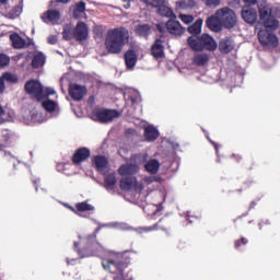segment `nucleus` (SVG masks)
Wrapping results in <instances>:
<instances>
[{
    "mask_svg": "<svg viewBox=\"0 0 280 280\" xmlns=\"http://www.w3.org/2000/svg\"><path fill=\"white\" fill-rule=\"evenodd\" d=\"M130 34L125 27L112 28L107 32L105 37V47L108 54H121L124 47L128 45Z\"/></svg>",
    "mask_w": 280,
    "mask_h": 280,
    "instance_id": "obj_2",
    "label": "nucleus"
},
{
    "mask_svg": "<svg viewBox=\"0 0 280 280\" xmlns=\"http://www.w3.org/2000/svg\"><path fill=\"white\" fill-rule=\"evenodd\" d=\"M159 129L153 126H147L144 128V139L147 141H156L159 139Z\"/></svg>",
    "mask_w": 280,
    "mask_h": 280,
    "instance_id": "obj_24",
    "label": "nucleus"
},
{
    "mask_svg": "<svg viewBox=\"0 0 280 280\" xmlns=\"http://www.w3.org/2000/svg\"><path fill=\"white\" fill-rule=\"evenodd\" d=\"M189 34L191 36H198L202 32V19H198L192 25L188 27Z\"/></svg>",
    "mask_w": 280,
    "mask_h": 280,
    "instance_id": "obj_29",
    "label": "nucleus"
},
{
    "mask_svg": "<svg viewBox=\"0 0 280 280\" xmlns=\"http://www.w3.org/2000/svg\"><path fill=\"white\" fill-rule=\"evenodd\" d=\"M255 207H257V201H252V202L249 203V211H250L252 209H255Z\"/></svg>",
    "mask_w": 280,
    "mask_h": 280,
    "instance_id": "obj_54",
    "label": "nucleus"
},
{
    "mask_svg": "<svg viewBox=\"0 0 280 280\" xmlns=\"http://www.w3.org/2000/svg\"><path fill=\"white\" fill-rule=\"evenodd\" d=\"M187 43L192 51H215L218 49V42L207 33L201 36H190Z\"/></svg>",
    "mask_w": 280,
    "mask_h": 280,
    "instance_id": "obj_3",
    "label": "nucleus"
},
{
    "mask_svg": "<svg viewBox=\"0 0 280 280\" xmlns=\"http://www.w3.org/2000/svg\"><path fill=\"white\" fill-rule=\"evenodd\" d=\"M5 91V82L3 81L2 77H0V94Z\"/></svg>",
    "mask_w": 280,
    "mask_h": 280,
    "instance_id": "obj_46",
    "label": "nucleus"
},
{
    "mask_svg": "<svg viewBox=\"0 0 280 280\" xmlns=\"http://www.w3.org/2000/svg\"><path fill=\"white\" fill-rule=\"evenodd\" d=\"M74 248L81 259H84V257H102V253H104V246L98 243H88L85 247L78 248V243L74 242Z\"/></svg>",
    "mask_w": 280,
    "mask_h": 280,
    "instance_id": "obj_6",
    "label": "nucleus"
},
{
    "mask_svg": "<svg viewBox=\"0 0 280 280\" xmlns=\"http://www.w3.org/2000/svg\"><path fill=\"white\" fill-rule=\"evenodd\" d=\"M68 209L72 211V213H75V215H78V208H74L73 206H68Z\"/></svg>",
    "mask_w": 280,
    "mask_h": 280,
    "instance_id": "obj_53",
    "label": "nucleus"
},
{
    "mask_svg": "<svg viewBox=\"0 0 280 280\" xmlns=\"http://www.w3.org/2000/svg\"><path fill=\"white\" fill-rule=\"evenodd\" d=\"M42 106L47 110V113H55L57 104L55 101L46 100L42 102Z\"/></svg>",
    "mask_w": 280,
    "mask_h": 280,
    "instance_id": "obj_34",
    "label": "nucleus"
},
{
    "mask_svg": "<svg viewBox=\"0 0 280 280\" xmlns=\"http://www.w3.org/2000/svg\"><path fill=\"white\" fill-rule=\"evenodd\" d=\"M0 3L5 4L8 3V0H0Z\"/></svg>",
    "mask_w": 280,
    "mask_h": 280,
    "instance_id": "obj_57",
    "label": "nucleus"
},
{
    "mask_svg": "<svg viewBox=\"0 0 280 280\" xmlns=\"http://www.w3.org/2000/svg\"><path fill=\"white\" fill-rule=\"evenodd\" d=\"M130 100H131V103H132V104H135V102H137V101L135 100V97H131Z\"/></svg>",
    "mask_w": 280,
    "mask_h": 280,
    "instance_id": "obj_58",
    "label": "nucleus"
},
{
    "mask_svg": "<svg viewBox=\"0 0 280 280\" xmlns=\"http://www.w3.org/2000/svg\"><path fill=\"white\" fill-rule=\"evenodd\" d=\"M121 113L117 109H104V108H97L94 109L92 113V116L96 121H100L101 124H108V121H113V119H117V117H120Z\"/></svg>",
    "mask_w": 280,
    "mask_h": 280,
    "instance_id": "obj_7",
    "label": "nucleus"
},
{
    "mask_svg": "<svg viewBox=\"0 0 280 280\" xmlns=\"http://www.w3.org/2000/svg\"><path fill=\"white\" fill-rule=\"evenodd\" d=\"M177 5L180 10H194L196 5V0H179Z\"/></svg>",
    "mask_w": 280,
    "mask_h": 280,
    "instance_id": "obj_32",
    "label": "nucleus"
},
{
    "mask_svg": "<svg viewBox=\"0 0 280 280\" xmlns=\"http://www.w3.org/2000/svg\"><path fill=\"white\" fill-rule=\"evenodd\" d=\"M136 185H137V177L135 176L122 177L119 180V188L121 189V191H130L132 190L133 187H136Z\"/></svg>",
    "mask_w": 280,
    "mask_h": 280,
    "instance_id": "obj_18",
    "label": "nucleus"
},
{
    "mask_svg": "<svg viewBox=\"0 0 280 280\" xmlns=\"http://www.w3.org/2000/svg\"><path fill=\"white\" fill-rule=\"evenodd\" d=\"M84 12H86V2L80 1L78 2L72 11L73 19H82L84 16Z\"/></svg>",
    "mask_w": 280,
    "mask_h": 280,
    "instance_id": "obj_25",
    "label": "nucleus"
},
{
    "mask_svg": "<svg viewBox=\"0 0 280 280\" xmlns=\"http://www.w3.org/2000/svg\"><path fill=\"white\" fill-rule=\"evenodd\" d=\"M56 3H63V4H67L69 3L71 0H55Z\"/></svg>",
    "mask_w": 280,
    "mask_h": 280,
    "instance_id": "obj_55",
    "label": "nucleus"
},
{
    "mask_svg": "<svg viewBox=\"0 0 280 280\" xmlns=\"http://www.w3.org/2000/svg\"><path fill=\"white\" fill-rule=\"evenodd\" d=\"M115 185H117V175L115 173L107 174L104 178L105 189H115Z\"/></svg>",
    "mask_w": 280,
    "mask_h": 280,
    "instance_id": "obj_27",
    "label": "nucleus"
},
{
    "mask_svg": "<svg viewBox=\"0 0 280 280\" xmlns=\"http://www.w3.org/2000/svg\"><path fill=\"white\" fill-rule=\"evenodd\" d=\"M147 5H151V8H156L158 14H160V16H166L167 19H170L174 14V11H172L170 7L165 5V0H163L162 2H159V0H149V2H147Z\"/></svg>",
    "mask_w": 280,
    "mask_h": 280,
    "instance_id": "obj_11",
    "label": "nucleus"
},
{
    "mask_svg": "<svg viewBox=\"0 0 280 280\" xmlns=\"http://www.w3.org/2000/svg\"><path fill=\"white\" fill-rule=\"evenodd\" d=\"M8 65H10V57L3 52H0V68L8 67Z\"/></svg>",
    "mask_w": 280,
    "mask_h": 280,
    "instance_id": "obj_39",
    "label": "nucleus"
},
{
    "mask_svg": "<svg viewBox=\"0 0 280 280\" xmlns=\"http://www.w3.org/2000/svg\"><path fill=\"white\" fill-rule=\"evenodd\" d=\"M141 231H143L144 233H150V231H159V223H155L151 226L141 228Z\"/></svg>",
    "mask_w": 280,
    "mask_h": 280,
    "instance_id": "obj_42",
    "label": "nucleus"
},
{
    "mask_svg": "<svg viewBox=\"0 0 280 280\" xmlns=\"http://www.w3.org/2000/svg\"><path fill=\"white\" fill-rule=\"evenodd\" d=\"M91 158V150L86 147L79 148L74 154L72 155L73 165H80V163H84Z\"/></svg>",
    "mask_w": 280,
    "mask_h": 280,
    "instance_id": "obj_12",
    "label": "nucleus"
},
{
    "mask_svg": "<svg viewBox=\"0 0 280 280\" xmlns=\"http://www.w3.org/2000/svg\"><path fill=\"white\" fill-rule=\"evenodd\" d=\"M24 91L30 95L31 100H36V102H43L45 100V89L43 83L38 80L31 79L24 85Z\"/></svg>",
    "mask_w": 280,
    "mask_h": 280,
    "instance_id": "obj_5",
    "label": "nucleus"
},
{
    "mask_svg": "<svg viewBox=\"0 0 280 280\" xmlns=\"http://www.w3.org/2000/svg\"><path fill=\"white\" fill-rule=\"evenodd\" d=\"M166 30L172 36H183L185 34V27L180 22L172 19L166 22Z\"/></svg>",
    "mask_w": 280,
    "mask_h": 280,
    "instance_id": "obj_13",
    "label": "nucleus"
},
{
    "mask_svg": "<svg viewBox=\"0 0 280 280\" xmlns=\"http://www.w3.org/2000/svg\"><path fill=\"white\" fill-rule=\"evenodd\" d=\"M241 16L248 25H255L257 23V10L250 5H244L242 8Z\"/></svg>",
    "mask_w": 280,
    "mask_h": 280,
    "instance_id": "obj_10",
    "label": "nucleus"
},
{
    "mask_svg": "<svg viewBox=\"0 0 280 280\" xmlns=\"http://www.w3.org/2000/svg\"><path fill=\"white\" fill-rule=\"evenodd\" d=\"M136 36L140 38H149L152 34V25L150 24H138L135 28Z\"/></svg>",
    "mask_w": 280,
    "mask_h": 280,
    "instance_id": "obj_19",
    "label": "nucleus"
},
{
    "mask_svg": "<svg viewBox=\"0 0 280 280\" xmlns=\"http://www.w3.org/2000/svg\"><path fill=\"white\" fill-rule=\"evenodd\" d=\"M233 49H235V46L233 45V39L231 37H225L220 40L219 50L221 54H231Z\"/></svg>",
    "mask_w": 280,
    "mask_h": 280,
    "instance_id": "obj_22",
    "label": "nucleus"
},
{
    "mask_svg": "<svg viewBox=\"0 0 280 280\" xmlns=\"http://www.w3.org/2000/svg\"><path fill=\"white\" fill-rule=\"evenodd\" d=\"M3 148V145L0 144V150Z\"/></svg>",
    "mask_w": 280,
    "mask_h": 280,
    "instance_id": "obj_60",
    "label": "nucleus"
},
{
    "mask_svg": "<svg viewBox=\"0 0 280 280\" xmlns=\"http://www.w3.org/2000/svg\"><path fill=\"white\" fill-rule=\"evenodd\" d=\"M151 55L153 56V58H155V60H159L160 58H163V56H165V46H163V39H155L151 47Z\"/></svg>",
    "mask_w": 280,
    "mask_h": 280,
    "instance_id": "obj_15",
    "label": "nucleus"
},
{
    "mask_svg": "<svg viewBox=\"0 0 280 280\" xmlns=\"http://www.w3.org/2000/svg\"><path fill=\"white\" fill-rule=\"evenodd\" d=\"M207 8H218L222 3V0H201Z\"/></svg>",
    "mask_w": 280,
    "mask_h": 280,
    "instance_id": "obj_38",
    "label": "nucleus"
},
{
    "mask_svg": "<svg viewBox=\"0 0 280 280\" xmlns=\"http://www.w3.org/2000/svg\"><path fill=\"white\" fill-rule=\"evenodd\" d=\"M244 3H247V5H257V0H243Z\"/></svg>",
    "mask_w": 280,
    "mask_h": 280,
    "instance_id": "obj_50",
    "label": "nucleus"
},
{
    "mask_svg": "<svg viewBox=\"0 0 280 280\" xmlns=\"http://www.w3.org/2000/svg\"><path fill=\"white\" fill-rule=\"evenodd\" d=\"M21 12H23V9L19 5H15L8 12L9 19H16L21 16Z\"/></svg>",
    "mask_w": 280,
    "mask_h": 280,
    "instance_id": "obj_36",
    "label": "nucleus"
},
{
    "mask_svg": "<svg viewBox=\"0 0 280 280\" xmlns=\"http://www.w3.org/2000/svg\"><path fill=\"white\" fill-rule=\"evenodd\" d=\"M179 19L186 25H189V24L194 23V15L180 14Z\"/></svg>",
    "mask_w": 280,
    "mask_h": 280,
    "instance_id": "obj_40",
    "label": "nucleus"
},
{
    "mask_svg": "<svg viewBox=\"0 0 280 280\" xmlns=\"http://www.w3.org/2000/svg\"><path fill=\"white\" fill-rule=\"evenodd\" d=\"M93 165L96 167L97 172L101 174H106V168L108 167V159L104 155H96L92 159Z\"/></svg>",
    "mask_w": 280,
    "mask_h": 280,
    "instance_id": "obj_17",
    "label": "nucleus"
},
{
    "mask_svg": "<svg viewBox=\"0 0 280 280\" xmlns=\"http://www.w3.org/2000/svg\"><path fill=\"white\" fill-rule=\"evenodd\" d=\"M13 175V173H9V176H12Z\"/></svg>",
    "mask_w": 280,
    "mask_h": 280,
    "instance_id": "obj_59",
    "label": "nucleus"
},
{
    "mask_svg": "<svg viewBox=\"0 0 280 280\" xmlns=\"http://www.w3.org/2000/svg\"><path fill=\"white\" fill-rule=\"evenodd\" d=\"M56 91L51 90V89H46V93L44 92L45 95V100H47V97H49V95H55Z\"/></svg>",
    "mask_w": 280,
    "mask_h": 280,
    "instance_id": "obj_45",
    "label": "nucleus"
},
{
    "mask_svg": "<svg viewBox=\"0 0 280 280\" xmlns=\"http://www.w3.org/2000/svg\"><path fill=\"white\" fill-rule=\"evenodd\" d=\"M137 60H139V57L137 56V51L133 49H129L125 52V65L127 69H132L136 67Z\"/></svg>",
    "mask_w": 280,
    "mask_h": 280,
    "instance_id": "obj_21",
    "label": "nucleus"
},
{
    "mask_svg": "<svg viewBox=\"0 0 280 280\" xmlns=\"http://www.w3.org/2000/svg\"><path fill=\"white\" fill-rule=\"evenodd\" d=\"M217 16L221 21V25L225 30H233L237 25V14L229 7H223L217 10Z\"/></svg>",
    "mask_w": 280,
    "mask_h": 280,
    "instance_id": "obj_4",
    "label": "nucleus"
},
{
    "mask_svg": "<svg viewBox=\"0 0 280 280\" xmlns=\"http://www.w3.org/2000/svg\"><path fill=\"white\" fill-rule=\"evenodd\" d=\"M68 92L74 102H82V100H84L86 96V93H89V90L84 85L72 83L69 85Z\"/></svg>",
    "mask_w": 280,
    "mask_h": 280,
    "instance_id": "obj_8",
    "label": "nucleus"
},
{
    "mask_svg": "<svg viewBox=\"0 0 280 280\" xmlns=\"http://www.w3.org/2000/svg\"><path fill=\"white\" fill-rule=\"evenodd\" d=\"M77 214L84 213L85 211H95V207L90 205L88 201L79 202L75 205Z\"/></svg>",
    "mask_w": 280,
    "mask_h": 280,
    "instance_id": "obj_31",
    "label": "nucleus"
},
{
    "mask_svg": "<svg viewBox=\"0 0 280 280\" xmlns=\"http://www.w3.org/2000/svg\"><path fill=\"white\" fill-rule=\"evenodd\" d=\"M3 82H10V84H18L19 83V77L16 74H12L10 72L3 73L1 77Z\"/></svg>",
    "mask_w": 280,
    "mask_h": 280,
    "instance_id": "obj_35",
    "label": "nucleus"
},
{
    "mask_svg": "<svg viewBox=\"0 0 280 280\" xmlns=\"http://www.w3.org/2000/svg\"><path fill=\"white\" fill-rule=\"evenodd\" d=\"M40 19L44 23H52V25H56V23L60 21V11L48 10L42 14Z\"/></svg>",
    "mask_w": 280,
    "mask_h": 280,
    "instance_id": "obj_16",
    "label": "nucleus"
},
{
    "mask_svg": "<svg viewBox=\"0 0 280 280\" xmlns=\"http://www.w3.org/2000/svg\"><path fill=\"white\" fill-rule=\"evenodd\" d=\"M165 27H167L166 24H156V28L160 34H165Z\"/></svg>",
    "mask_w": 280,
    "mask_h": 280,
    "instance_id": "obj_44",
    "label": "nucleus"
},
{
    "mask_svg": "<svg viewBox=\"0 0 280 280\" xmlns=\"http://www.w3.org/2000/svg\"><path fill=\"white\" fill-rule=\"evenodd\" d=\"M257 167V162L254 160H250L246 165H245V170L247 172H253V170H255Z\"/></svg>",
    "mask_w": 280,
    "mask_h": 280,
    "instance_id": "obj_41",
    "label": "nucleus"
},
{
    "mask_svg": "<svg viewBox=\"0 0 280 280\" xmlns=\"http://www.w3.org/2000/svg\"><path fill=\"white\" fill-rule=\"evenodd\" d=\"M125 10L130 9V0H122Z\"/></svg>",
    "mask_w": 280,
    "mask_h": 280,
    "instance_id": "obj_51",
    "label": "nucleus"
},
{
    "mask_svg": "<svg viewBox=\"0 0 280 280\" xmlns=\"http://www.w3.org/2000/svg\"><path fill=\"white\" fill-rule=\"evenodd\" d=\"M210 143L213 145V148H214L217 154H219V152H220V144H218V143H217L215 141H213V140H210Z\"/></svg>",
    "mask_w": 280,
    "mask_h": 280,
    "instance_id": "obj_47",
    "label": "nucleus"
},
{
    "mask_svg": "<svg viewBox=\"0 0 280 280\" xmlns=\"http://www.w3.org/2000/svg\"><path fill=\"white\" fill-rule=\"evenodd\" d=\"M242 217H238L236 220H240Z\"/></svg>",
    "mask_w": 280,
    "mask_h": 280,
    "instance_id": "obj_61",
    "label": "nucleus"
},
{
    "mask_svg": "<svg viewBox=\"0 0 280 280\" xmlns=\"http://www.w3.org/2000/svg\"><path fill=\"white\" fill-rule=\"evenodd\" d=\"M246 244H248V238L242 236L234 242V248H236V250H240V248H242V246H246Z\"/></svg>",
    "mask_w": 280,
    "mask_h": 280,
    "instance_id": "obj_37",
    "label": "nucleus"
},
{
    "mask_svg": "<svg viewBox=\"0 0 280 280\" xmlns=\"http://www.w3.org/2000/svg\"><path fill=\"white\" fill-rule=\"evenodd\" d=\"M63 40H72L75 38L74 30L70 25H66L62 31Z\"/></svg>",
    "mask_w": 280,
    "mask_h": 280,
    "instance_id": "obj_33",
    "label": "nucleus"
},
{
    "mask_svg": "<svg viewBox=\"0 0 280 280\" xmlns=\"http://www.w3.org/2000/svg\"><path fill=\"white\" fill-rule=\"evenodd\" d=\"M3 137H5L7 141H8V139H10V133H8V130H5V133L3 135Z\"/></svg>",
    "mask_w": 280,
    "mask_h": 280,
    "instance_id": "obj_56",
    "label": "nucleus"
},
{
    "mask_svg": "<svg viewBox=\"0 0 280 280\" xmlns=\"http://www.w3.org/2000/svg\"><path fill=\"white\" fill-rule=\"evenodd\" d=\"M10 40L14 49H23V47H25V39H23L18 33L11 34Z\"/></svg>",
    "mask_w": 280,
    "mask_h": 280,
    "instance_id": "obj_26",
    "label": "nucleus"
},
{
    "mask_svg": "<svg viewBox=\"0 0 280 280\" xmlns=\"http://www.w3.org/2000/svg\"><path fill=\"white\" fill-rule=\"evenodd\" d=\"M5 115V109L0 105V124H3V116Z\"/></svg>",
    "mask_w": 280,
    "mask_h": 280,
    "instance_id": "obj_49",
    "label": "nucleus"
},
{
    "mask_svg": "<svg viewBox=\"0 0 280 280\" xmlns=\"http://www.w3.org/2000/svg\"><path fill=\"white\" fill-rule=\"evenodd\" d=\"M259 20L261 25L265 27L258 32V39L260 45L265 47H277L279 45V37L272 32H277L280 23L275 15H272V10L268 7H262L259 9Z\"/></svg>",
    "mask_w": 280,
    "mask_h": 280,
    "instance_id": "obj_1",
    "label": "nucleus"
},
{
    "mask_svg": "<svg viewBox=\"0 0 280 280\" xmlns=\"http://www.w3.org/2000/svg\"><path fill=\"white\" fill-rule=\"evenodd\" d=\"M137 172H139V166H137V164H122L118 168V174L125 177L132 176L137 174Z\"/></svg>",
    "mask_w": 280,
    "mask_h": 280,
    "instance_id": "obj_20",
    "label": "nucleus"
},
{
    "mask_svg": "<svg viewBox=\"0 0 280 280\" xmlns=\"http://www.w3.org/2000/svg\"><path fill=\"white\" fill-rule=\"evenodd\" d=\"M48 43L49 45H56V43H58V37L56 35L49 36Z\"/></svg>",
    "mask_w": 280,
    "mask_h": 280,
    "instance_id": "obj_43",
    "label": "nucleus"
},
{
    "mask_svg": "<svg viewBox=\"0 0 280 280\" xmlns=\"http://www.w3.org/2000/svg\"><path fill=\"white\" fill-rule=\"evenodd\" d=\"M206 26L208 27V30H210V32H214L215 34H220V32H222V21H220V15H218V11L207 18Z\"/></svg>",
    "mask_w": 280,
    "mask_h": 280,
    "instance_id": "obj_9",
    "label": "nucleus"
},
{
    "mask_svg": "<svg viewBox=\"0 0 280 280\" xmlns=\"http://www.w3.org/2000/svg\"><path fill=\"white\" fill-rule=\"evenodd\" d=\"M232 159H234V161H235L236 163H241V161H242V155H240V154H237V153H233V154H232Z\"/></svg>",
    "mask_w": 280,
    "mask_h": 280,
    "instance_id": "obj_48",
    "label": "nucleus"
},
{
    "mask_svg": "<svg viewBox=\"0 0 280 280\" xmlns=\"http://www.w3.org/2000/svg\"><path fill=\"white\" fill-rule=\"evenodd\" d=\"M250 185H253V183H250V182H245V183L243 184V189H244V190L249 189V188H250Z\"/></svg>",
    "mask_w": 280,
    "mask_h": 280,
    "instance_id": "obj_52",
    "label": "nucleus"
},
{
    "mask_svg": "<svg viewBox=\"0 0 280 280\" xmlns=\"http://www.w3.org/2000/svg\"><path fill=\"white\" fill-rule=\"evenodd\" d=\"M160 167H161V163L156 159L150 160L144 165V170H147V172H149V174H159Z\"/></svg>",
    "mask_w": 280,
    "mask_h": 280,
    "instance_id": "obj_28",
    "label": "nucleus"
},
{
    "mask_svg": "<svg viewBox=\"0 0 280 280\" xmlns=\"http://www.w3.org/2000/svg\"><path fill=\"white\" fill-rule=\"evenodd\" d=\"M45 65V55L43 52H37L32 60L33 69H40Z\"/></svg>",
    "mask_w": 280,
    "mask_h": 280,
    "instance_id": "obj_30",
    "label": "nucleus"
},
{
    "mask_svg": "<svg viewBox=\"0 0 280 280\" xmlns=\"http://www.w3.org/2000/svg\"><path fill=\"white\" fill-rule=\"evenodd\" d=\"M195 67H207L209 65V56L205 52L196 54L192 58Z\"/></svg>",
    "mask_w": 280,
    "mask_h": 280,
    "instance_id": "obj_23",
    "label": "nucleus"
},
{
    "mask_svg": "<svg viewBox=\"0 0 280 280\" xmlns=\"http://www.w3.org/2000/svg\"><path fill=\"white\" fill-rule=\"evenodd\" d=\"M74 30V38L79 43H83V40H86L89 38V26L84 22H78Z\"/></svg>",
    "mask_w": 280,
    "mask_h": 280,
    "instance_id": "obj_14",
    "label": "nucleus"
}]
</instances>
